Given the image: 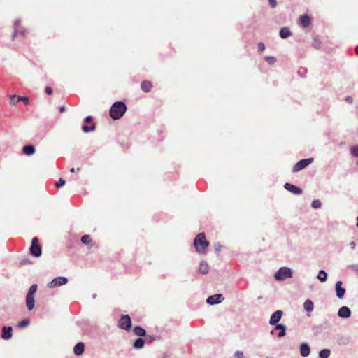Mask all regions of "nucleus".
Here are the masks:
<instances>
[{
    "mask_svg": "<svg viewBox=\"0 0 358 358\" xmlns=\"http://www.w3.org/2000/svg\"><path fill=\"white\" fill-rule=\"evenodd\" d=\"M345 292H336L338 298L343 299Z\"/></svg>",
    "mask_w": 358,
    "mask_h": 358,
    "instance_id": "de8ad7c7",
    "label": "nucleus"
},
{
    "mask_svg": "<svg viewBox=\"0 0 358 358\" xmlns=\"http://www.w3.org/2000/svg\"><path fill=\"white\" fill-rule=\"evenodd\" d=\"M141 89L143 91H144L145 92H148L150 91V90L152 87V85L151 82L148 81V80H144L141 83Z\"/></svg>",
    "mask_w": 358,
    "mask_h": 358,
    "instance_id": "aec40b11",
    "label": "nucleus"
},
{
    "mask_svg": "<svg viewBox=\"0 0 358 358\" xmlns=\"http://www.w3.org/2000/svg\"><path fill=\"white\" fill-rule=\"evenodd\" d=\"M34 293L35 292H28L26 296V305L29 310H31L34 307Z\"/></svg>",
    "mask_w": 358,
    "mask_h": 358,
    "instance_id": "9d476101",
    "label": "nucleus"
},
{
    "mask_svg": "<svg viewBox=\"0 0 358 358\" xmlns=\"http://www.w3.org/2000/svg\"><path fill=\"white\" fill-rule=\"evenodd\" d=\"M265 60L271 65L273 64L276 62V59L271 56L266 57Z\"/></svg>",
    "mask_w": 358,
    "mask_h": 358,
    "instance_id": "72a5a7b5",
    "label": "nucleus"
},
{
    "mask_svg": "<svg viewBox=\"0 0 358 358\" xmlns=\"http://www.w3.org/2000/svg\"><path fill=\"white\" fill-rule=\"evenodd\" d=\"M22 101L25 104L29 103V99L27 96H18L17 98V101Z\"/></svg>",
    "mask_w": 358,
    "mask_h": 358,
    "instance_id": "e433bc0d",
    "label": "nucleus"
},
{
    "mask_svg": "<svg viewBox=\"0 0 358 358\" xmlns=\"http://www.w3.org/2000/svg\"><path fill=\"white\" fill-rule=\"evenodd\" d=\"M17 30L15 29V31L13 32V35H12V40H15V37L17 36Z\"/></svg>",
    "mask_w": 358,
    "mask_h": 358,
    "instance_id": "3c124183",
    "label": "nucleus"
},
{
    "mask_svg": "<svg viewBox=\"0 0 358 358\" xmlns=\"http://www.w3.org/2000/svg\"><path fill=\"white\" fill-rule=\"evenodd\" d=\"M269 4L272 8H274L277 6L276 0H268Z\"/></svg>",
    "mask_w": 358,
    "mask_h": 358,
    "instance_id": "a19ab883",
    "label": "nucleus"
},
{
    "mask_svg": "<svg viewBox=\"0 0 358 358\" xmlns=\"http://www.w3.org/2000/svg\"><path fill=\"white\" fill-rule=\"evenodd\" d=\"M355 52L358 55V45L355 48Z\"/></svg>",
    "mask_w": 358,
    "mask_h": 358,
    "instance_id": "5fc2aeb1",
    "label": "nucleus"
},
{
    "mask_svg": "<svg viewBox=\"0 0 358 358\" xmlns=\"http://www.w3.org/2000/svg\"><path fill=\"white\" fill-rule=\"evenodd\" d=\"M36 149L32 144H27L22 148V152L27 156L32 155L35 153Z\"/></svg>",
    "mask_w": 358,
    "mask_h": 358,
    "instance_id": "f8f14e48",
    "label": "nucleus"
},
{
    "mask_svg": "<svg viewBox=\"0 0 358 358\" xmlns=\"http://www.w3.org/2000/svg\"><path fill=\"white\" fill-rule=\"evenodd\" d=\"M284 187L286 190L295 195H300L302 193V189L300 187L291 183H285Z\"/></svg>",
    "mask_w": 358,
    "mask_h": 358,
    "instance_id": "6e6552de",
    "label": "nucleus"
},
{
    "mask_svg": "<svg viewBox=\"0 0 358 358\" xmlns=\"http://www.w3.org/2000/svg\"><path fill=\"white\" fill-rule=\"evenodd\" d=\"M279 34L282 38L285 39L292 35V32L288 27H285L280 29Z\"/></svg>",
    "mask_w": 358,
    "mask_h": 358,
    "instance_id": "dca6fc26",
    "label": "nucleus"
},
{
    "mask_svg": "<svg viewBox=\"0 0 358 358\" xmlns=\"http://www.w3.org/2000/svg\"><path fill=\"white\" fill-rule=\"evenodd\" d=\"M275 329H281V331L279 332L278 336L282 337L285 335V327L282 324H277L275 327Z\"/></svg>",
    "mask_w": 358,
    "mask_h": 358,
    "instance_id": "cd10ccee",
    "label": "nucleus"
},
{
    "mask_svg": "<svg viewBox=\"0 0 358 358\" xmlns=\"http://www.w3.org/2000/svg\"><path fill=\"white\" fill-rule=\"evenodd\" d=\"M322 206V203L320 200L318 199H315V200H313L312 203H311V206L313 208H320Z\"/></svg>",
    "mask_w": 358,
    "mask_h": 358,
    "instance_id": "7c9ffc66",
    "label": "nucleus"
},
{
    "mask_svg": "<svg viewBox=\"0 0 358 358\" xmlns=\"http://www.w3.org/2000/svg\"><path fill=\"white\" fill-rule=\"evenodd\" d=\"M96 129V125L92 124L91 127H88L87 125L82 126V130L85 133H88L90 131H94Z\"/></svg>",
    "mask_w": 358,
    "mask_h": 358,
    "instance_id": "b1692460",
    "label": "nucleus"
},
{
    "mask_svg": "<svg viewBox=\"0 0 358 358\" xmlns=\"http://www.w3.org/2000/svg\"><path fill=\"white\" fill-rule=\"evenodd\" d=\"M345 101L349 103V104H352L353 103V98L350 96H345Z\"/></svg>",
    "mask_w": 358,
    "mask_h": 358,
    "instance_id": "ea45409f",
    "label": "nucleus"
},
{
    "mask_svg": "<svg viewBox=\"0 0 358 358\" xmlns=\"http://www.w3.org/2000/svg\"><path fill=\"white\" fill-rule=\"evenodd\" d=\"M313 162V158H307L299 161L292 168V172L296 173L305 169Z\"/></svg>",
    "mask_w": 358,
    "mask_h": 358,
    "instance_id": "39448f33",
    "label": "nucleus"
},
{
    "mask_svg": "<svg viewBox=\"0 0 358 358\" xmlns=\"http://www.w3.org/2000/svg\"><path fill=\"white\" fill-rule=\"evenodd\" d=\"M335 291H345V289L342 287L341 281H338L336 283Z\"/></svg>",
    "mask_w": 358,
    "mask_h": 358,
    "instance_id": "473e14b6",
    "label": "nucleus"
},
{
    "mask_svg": "<svg viewBox=\"0 0 358 358\" xmlns=\"http://www.w3.org/2000/svg\"><path fill=\"white\" fill-rule=\"evenodd\" d=\"M234 356L236 358H243V352L242 351L237 350L235 352Z\"/></svg>",
    "mask_w": 358,
    "mask_h": 358,
    "instance_id": "58836bf2",
    "label": "nucleus"
},
{
    "mask_svg": "<svg viewBox=\"0 0 358 358\" xmlns=\"http://www.w3.org/2000/svg\"><path fill=\"white\" fill-rule=\"evenodd\" d=\"M300 22L302 27H308L311 22L310 18L307 15H303L300 17Z\"/></svg>",
    "mask_w": 358,
    "mask_h": 358,
    "instance_id": "f3484780",
    "label": "nucleus"
},
{
    "mask_svg": "<svg viewBox=\"0 0 358 358\" xmlns=\"http://www.w3.org/2000/svg\"><path fill=\"white\" fill-rule=\"evenodd\" d=\"M357 227H358V217H357Z\"/></svg>",
    "mask_w": 358,
    "mask_h": 358,
    "instance_id": "4d7b16f0",
    "label": "nucleus"
},
{
    "mask_svg": "<svg viewBox=\"0 0 358 358\" xmlns=\"http://www.w3.org/2000/svg\"><path fill=\"white\" fill-rule=\"evenodd\" d=\"M38 285L36 284H33L29 289L28 291H37Z\"/></svg>",
    "mask_w": 358,
    "mask_h": 358,
    "instance_id": "49530a36",
    "label": "nucleus"
},
{
    "mask_svg": "<svg viewBox=\"0 0 358 358\" xmlns=\"http://www.w3.org/2000/svg\"><path fill=\"white\" fill-rule=\"evenodd\" d=\"M81 242L86 245H89L92 241L89 235H84L81 237Z\"/></svg>",
    "mask_w": 358,
    "mask_h": 358,
    "instance_id": "a878e982",
    "label": "nucleus"
},
{
    "mask_svg": "<svg viewBox=\"0 0 358 358\" xmlns=\"http://www.w3.org/2000/svg\"><path fill=\"white\" fill-rule=\"evenodd\" d=\"M66 182L63 178H60L58 182L55 183V187L57 188L62 187L65 185Z\"/></svg>",
    "mask_w": 358,
    "mask_h": 358,
    "instance_id": "f704fd0d",
    "label": "nucleus"
},
{
    "mask_svg": "<svg viewBox=\"0 0 358 358\" xmlns=\"http://www.w3.org/2000/svg\"><path fill=\"white\" fill-rule=\"evenodd\" d=\"M21 21L20 20H16L14 22L15 29L17 30V28L20 26Z\"/></svg>",
    "mask_w": 358,
    "mask_h": 358,
    "instance_id": "37998d69",
    "label": "nucleus"
},
{
    "mask_svg": "<svg viewBox=\"0 0 358 358\" xmlns=\"http://www.w3.org/2000/svg\"><path fill=\"white\" fill-rule=\"evenodd\" d=\"M209 266L207 262H201L199 267V272L201 274H206L208 272Z\"/></svg>",
    "mask_w": 358,
    "mask_h": 358,
    "instance_id": "6ab92c4d",
    "label": "nucleus"
},
{
    "mask_svg": "<svg viewBox=\"0 0 358 358\" xmlns=\"http://www.w3.org/2000/svg\"><path fill=\"white\" fill-rule=\"evenodd\" d=\"M321 43H322L320 41V39L318 37H315L313 41V46L315 49H319L320 48Z\"/></svg>",
    "mask_w": 358,
    "mask_h": 358,
    "instance_id": "c756f323",
    "label": "nucleus"
},
{
    "mask_svg": "<svg viewBox=\"0 0 358 358\" xmlns=\"http://www.w3.org/2000/svg\"><path fill=\"white\" fill-rule=\"evenodd\" d=\"M29 324V320L24 319L18 323V327L20 328H24V327H27Z\"/></svg>",
    "mask_w": 358,
    "mask_h": 358,
    "instance_id": "2f4dec72",
    "label": "nucleus"
},
{
    "mask_svg": "<svg viewBox=\"0 0 358 358\" xmlns=\"http://www.w3.org/2000/svg\"><path fill=\"white\" fill-rule=\"evenodd\" d=\"M29 252L30 254L35 257H39L41 255V246L39 244V241L37 237H34L32 239L31 244L29 248Z\"/></svg>",
    "mask_w": 358,
    "mask_h": 358,
    "instance_id": "20e7f679",
    "label": "nucleus"
},
{
    "mask_svg": "<svg viewBox=\"0 0 358 358\" xmlns=\"http://www.w3.org/2000/svg\"><path fill=\"white\" fill-rule=\"evenodd\" d=\"M118 327L120 329L129 331L131 328V318L128 315H122L119 320Z\"/></svg>",
    "mask_w": 358,
    "mask_h": 358,
    "instance_id": "423d86ee",
    "label": "nucleus"
},
{
    "mask_svg": "<svg viewBox=\"0 0 358 358\" xmlns=\"http://www.w3.org/2000/svg\"><path fill=\"white\" fill-rule=\"evenodd\" d=\"M310 350L308 344L303 343L300 347V353L301 356L306 357L310 354Z\"/></svg>",
    "mask_w": 358,
    "mask_h": 358,
    "instance_id": "a211bd4d",
    "label": "nucleus"
},
{
    "mask_svg": "<svg viewBox=\"0 0 358 358\" xmlns=\"http://www.w3.org/2000/svg\"><path fill=\"white\" fill-rule=\"evenodd\" d=\"M351 155L354 157H358V145L353 146L350 148ZM357 165H358V160L357 161Z\"/></svg>",
    "mask_w": 358,
    "mask_h": 358,
    "instance_id": "c85d7f7f",
    "label": "nucleus"
},
{
    "mask_svg": "<svg viewBox=\"0 0 358 358\" xmlns=\"http://www.w3.org/2000/svg\"><path fill=\"white\" fill-rule=\"evenodd\" d=\"M292 269L288 267H281L274 275L276 280H284L287 278H292Z\"/></svg>",
    "mask_w": 358,
    "mask_h": 358,
    "instance_id": "7ed1b4c3",
    "label": "nucleus"
},
{
    "mask_svg": "<svg viewBox=\"0 0 358 358\" xmlns=\"http://www.w3.org/2000/svg\"><path fill=\"white\" fill-rule=\"evenodd\" d=\"M85 123L88 124L91 123L92 122V116H87L85 118Z\"/></svg>",
    "mask_w": 358,
    "mask_h": 358,
    "instance_id": "a18cd8bd",
    "label": "nucleus"
},
{
    "mask_svg": "<svg viewBox=\"0 0 358 358\" xmlns=\"http://www.w3.org/2000/svg\"><path fill=\"white\" fill-rule=\"evenodd\" d=\"M11 337H12V327H3L1 338L4 340H8V339L11 338Z\"/></svg>",
    "mask_w": 358,
    "mask_h": 358,
    "instance_id": "4468645a",
    "label": "nucleus"
},
{
    "mask_svg": "<svg viewBox=\"0 0 358 358\" xmlns=\"http://www.w3.org/2000/svg\"><path fill=\"white\" fill-rule=\"evenodd\" d=\"M350 310L347 306H342L338 312L339 317L342 318H348L350 316Z\"/></svg>",
    "mask_w": 358,
    "mask_h": 358,
    "instance_id": "ddd939ff",
    "label": "nucleus"
},
{
    "mask_svg": "<svg viewBox=\"0 0 358 358\" xmlns=\"http://www.w3.org/2000/svg\"><path fill=\"white\" fill-rule=\"evenodd\" d=\"M304 308L306 310L310 312L313 309V303L310 300H306L304 303Z\"/></svg>",
    "mask_w": 358,
    "mask_h": 358,
    "instance_id": "393cba45",
    "label": "nucleus"
},
{
    "mask_svg": "<svg viewBox=\"0 0 358 358\" xmlns=\"http://www.w3.org/2000/svg\"><path fill=\"white\" fill-rule=\"evenodd\" d=\"M45 92L47 94H52V90L50 87H46L45 89Z\"/></svg>",
    "mask_w": 358,
    "mask_h": 358,
    "instance_id": "c03bdc74",
    "label": "nucleus"
},
{
    "mask_svg": "<svg viewBox=\"0 0 358 358\" xmlns=\"http://www.w3.org/2000/svg\"><path fill=\"white\" fill-rule=\"evenodd\" d=\"M349 268H350L352 270L356 271L358 273V264H352L349 266Z\"/></svg>",
    "mask_w": 358,
    "mask_h": 358,
    "instance_id": "79ce46f5",
    "label": "nucleus"
},
{
    "mask_svg": "<svg viewBox=\"0 0 358 358\" xmlns=\"http://www.w3.org/2000/svg\"><path fill=\"white\" fill-rule=\"evenodd\" d=\"M355 243L354 241H351L349 244V246L350 247L351 249H355Z\"/></svg>",
    "mask_w": 358,
    "mask_h": 358,
    "instance_id": "8fccbe9b",
    "label": "nucleus"
},
{
    "mask_svg": "<svg viewBox=\"0 0 358 358\" xmlns=\"http://www.w3.org/2000/svg\"><path fill=\"white\" fill-rule=\"evenodd\" d=\"M96 297V294H93V298L95 299Z\"/></svg>",
    "mask_w": 358,
    "mask_h": 358,
    "instance_id": "13d9d810",
    "label": "nucleus"
},
{
    "mask_svg": "<svg viewBox=\"0 0 358 358\" xmlns=\"http://www.w3.org/2000/svg\"><path fill=\"white\" fill-rule=\"evenodd\" d=\"M357 274H358V273H357Z\"/></svg>",
    "mask_w": 358,
    "mask_h": 358,
    "instance_id": "bf43d9fd",
    "label": "nucleus"
},
{
    "mask_svg": "<svg viewBox=\"0 0 358 358\" xmlns=\"http://www.w3.org/2000/svg\"><path fill=\"white\" fill-rule=\"evenodd\" d=\"M70 171H71V173H73V172L75 171V169H74V168H71V170H70Z\"/></svg>",
    "mask_w": 358,
    "mask_h": 358,
    "instance_id": "6e6d98bb",
    "label": "nucleus"
},
{
    "mask_svg": "<svg viewBox=\"0 0 358 358\" xmlns=\"http://www.w3.org/2000/svg\"><path fill=\"white\" fill-rule=\"evenodd\" d=\"M59 112H60V113H64V112H65V111H66V107H65V106H60V107H59Z\"/></svg>",
    "mask_w": 358,
    "mask_h": 358,
    "instance_id": "603ef678",
    "label": "nucleus"
},
{
    "mask_svg": "<svg viewBox=\"0 0 358 358\" xmlns=\"http://www.w3.org/2000/svg\"><path fill=\"white\" fill-rule=\"evenodd\" d=\"M224 300V297L222 294H217L213 296H209L206 302L210 305H215L220 302H222Z\"/></svg>",
    "mask_w": 358,
    "mask_h": 358,
    "instance_id": "1a4fd4ad",
    "label": "nucleus"
},
{
    "mask_svg": "<svg viewBox=\"0 0 358 358\" xmlns=\"http://www.w3.org/2000/svg\"><path fill=\"white\" fill-rule=\"evenodd\" d=\"M258 46V51L259 52H262L265 49V45L262 42H259L257 45Z\"/></svg>",
    "mask_w": 358,
    "mask_h": 358,
    "instance_id": "4c0bfd02",
    "label": "nucleus"
},
{
    "mask_svg": "<svg viewBox=\"0 0 358 358\" xmlns=\"http://www.w3.org/2000/svg\"><path fill=\"white\" fill-rule=\"evenodd\" d=\"M19 96H16V95H11L10 96V102L11 104L13 105H15L16 103H17L18 101H17V98Z\"/></svg>",
    "mask_w": 358,
    "mask_h": 358,
    "instance_id": "c9c22d12",
    "label": "nucleus"
},
{
    "mask_svg": "<svg viewBox=\"0 0 358 358\" xmlns=\"http://www.w3.org/2000/svg\"><path fill=\"white\" fill-rule=\"evenodd\" d=\"M194 246L198 253L205 254L209 246V242L206 239L204 233H199L194 240Z\"/></svg>",
    "mask_w": 358,
    "mask_h": 358,
    "instance_id": "f03ea898",
    "label": "nucleus"
},
{
    "mask_svg": "<svg viewBox=\"0 0 358 358\" xmlns=\"http://www.w3.org/2000/svg\"><path fill=\"white\" fill-rule=\"evenodd\" d=\"M68 279L66 277H57L47 285L48 289H52L58 286L66 285Z\"/></svg>",
    "mask_w": 358,
    "mask_h": 358,
    "instance_id": "0eeeda50",
    "label": "nucleus"
},
{
    "mask_svg": "<svg viewBox=\"0 0 358 358\" xmlns=\"http://www.w3.org/2000/svg\"><path fill=\"white\" fill-rule=\"evenodd\" d=\"M282 315V311H281V310H277V311L274 312L270 318L269 323L271 325L276 324L281 319Z\"/></svg>",
    "mask_w": 358,
    "mask_h": 358,
    "instance_id": "9b49d317",
    "label": "nucleus"
},
{
    "mask_svg": "<svg viewBox=\"0 0 358 358\" xmlns=\"http://www.w3.org/2000/svg\"><path fill=\"white\" fill-rule=\"evenodd\" d=\"M144 340L139 338H137L135 342L134 343V347L136 349H141L143 347L144 345Z\"/></svg>",
    "mask_w": 358,
    "mask_h": 358,
    "instance_id": "4be33fe9",
    "label": "nucleus"
},
{
    "mask_svg": "<svg viewBox=\"0 0 358 358\" xmlns=\"http://www.w3.org/2000/svg\"><path fill=\"white\" fill-rule=\"evenodd\" d=\"M127 111V106L123 101L115 102L110 109V116L114 120L120 119Z\"/></svg>",
    "mask_w": 358,
    "mask_h": 358,
    "instance_id": "f257e3e1",
    "label": "nucleus"
},
{
    "mask_svg": "<svg viewBox=\"0 0 358 358\" xmlns=\"http://www.w3.org/2000/svg\"><path fill=\"white\" fill-rule=\"evenodd\" d=\"M345 144V141H341L340 143H339V145L340 146H343Z\"/></svg>",
    "mask_w": 358,
    "mask_h": 358,
    "instance_id": "864d4df0",
    "label": "nucleus"
},
{
    "mask_svg": "<svg viewBox=\"0 0 358 358\" xmlns=\"http://www.w3.org/2000/svg\"><path fill=\"white\" fill-rule=\"evenodd\" d=\"M327 274L324 270H320L317 275V278L322 282L327 280Z\"/></svg>",
    "mask_w": 358,
    "mask_h": 358,
    "instance_id": "5701e85b",
    "label": "nucleus"
},
{
    "mask_svg": "<svg viewBox=\"0 0 358 358\" xmlns=\"http://www.w3.org/2000/svg\"><path fill=\"white\" fill-rule=\"evenodd\" d=\"M134 332L137 336H145V330L139 326H136L134 328Z\"/></svg>",
    "mask_w": 358,
    "mask_h": 358,
    "instance_id": "412c9836",
    "label": "nucleus"
},
{
    "mask_svg": "<svg viewBox=\"0 0 358 358\" xmlns=\"http://www.w3.org/2000/svg\"><path fill=\"white\" fill-rule=\"evenodd\" d=\"M85 350V344L83 342L78 343L73 348V352L76 355H81Z\"/></svg>",
    "mask_w": 358,
    "mask_h": 358,
    "instance_id": "2eb2a0df",
    "label": "nucleus"
},
{
    "mask_svg": "<svg viewBox=\"0 0 358 358\" xmlns=\"http://www.w3.org/2000/svg\"><path fill=\"white\" fill-rule=\"evenodd\" d=\"M222 246L220 245H215V250L216 252H220Z\"/></svg>",
    "mask_w": 358,
    "mask_h": 358,
    "instance_id": "09e8293b",
    "label": "nucleus"
},
{
    "mask_svg": "<svg viewBox=\"0 0 358 358\" xmlns=\"http://www.w3.org/2000/svg\"><path fill=\"white\" fill-rule=\"evenodd\" d=\"M330 355V350L324 349L320 352L319 356L320 358H328Z\"/></svg>",
    "mask_w": 358,
    "mask_h": 358,
    "instance_id": "bb28decb",
    "label": "nucleus"
}]
</instances>
